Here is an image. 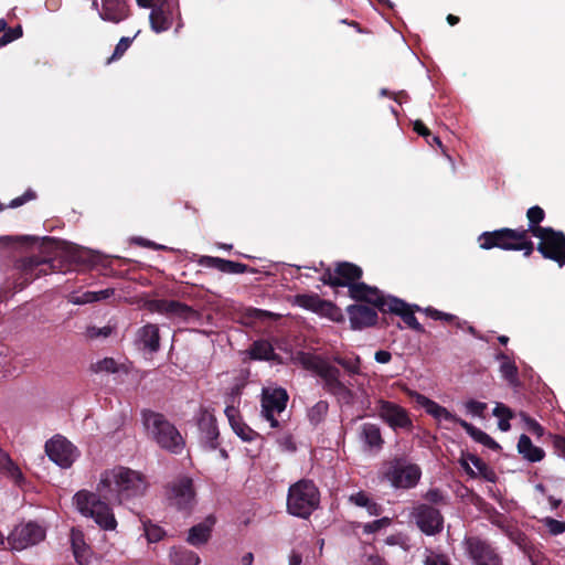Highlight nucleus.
<instances>
[{
  "instance_id": "f257e3e1",
  "label": "nucleus",
  "mask_w": 565,
  "mask_h": 565,
  "mask_svg": "<svg viewBox=\"0 0 565 565\" xmlns=\"http://www.w3.org/2000/svg\"><path fill=\"white\" fill-rule=\"evenodd\" d=\"M148 486L146 476L140 471L117 466L102 473L97 493L81 490L74 495V503L82 515L93 518L100 529L113 531L117 521L110 504L143 497Z\"/></svg>"
},
{
  "instance_id": "f03ea898",
  "label": "nucleus",
  "mask_w": 565,
  "mask_h": 565,
  "mask_svg": "<svg viewBox=\"0 0 565 565\" xmlns=\"http://www.w3.org/2000/svg\"><path fill=\"white\" fill-rule=\"evenodd\" d=\"M89 262L88 253L79 248L66 249L56 253L53 257L41 255L21 257L14 264L19 273L17 286L22 289L42 275L54 271L66 273Z\"/></svg>"
},
{
  "instance_id": "7ed1b4c3",
  "label": "nucleus",
  "mask_w": 565,
  "mask_h": 565,
  "mask_svg": "<svg viewBox=\"0 0 565 565\" xmlns=\"http://www.w3.org/2000/svg\"><path fill=\"white\" fill-rule=\"evenodd\" d=\"M141 419L147 437L156 443L159 448L173 455H180L183 451L185 447L184 438L174 424L163 414L143 409Z\"/></svg>"
},
{
  "instance_id": "20e7f679",
  "label": "nucleus",
  "mask_w": 565,
  "mask_h": 565,
  "mask_svg": "<svg viewBox=\"0 0 565 565\" xmlns=\"http://www.w3.org/2000/svg\"><path fill=\"white\" fill-rule=\"evenodd\" d=\"M530 235L524 227H502L481 233L478 236V243L481 249L500 248L503 250L523 252L525 257H530L535 249Z\"/></svg>"
},
{
  "instance_id": "39448f33",
  "label": "nucleus",
  "mask_w": 565,
  "mask_h": 565,
  "mask_svg": "<svg viewBox=\"0 0 565 565\" xmlns=\"http://www.w3.org/2000/svg\"><path fill=\"white\" fill-rule=\"evenodd\" d=\"M303 367L313 372L323 381V388L339 401L351 404L353 402V392L340 381V370L332 365L327 359L317 354H305L301 358Z\"/></svg>"
},
{
  "instance_id": "423d86ee",
  "label": "nucleus",
  "mask_w": 565,
  "mask_h": 565,
  "mask_svg": "<svg viewBox=\"0 0 565 565\" xmlns=\"http://www.w3.org/2000/svg\"><path fill=\"white\" fill-rule=\"evenodd\" d=\"M320 503V491L309 479L291 484L287 495V511L295 516L308 519Z\"/></svg>"
},
{
  "instance_id": "0eeeda50",
  "label": "nucleus",
  "mask_w": 565,
  "mask_h": 565,
  "mask_svg": "<svg viewBox=\"0 0 565 565\" xmlns=\"http://www.w3.org/2000/svg\"><path fill=\"white\" fill-rule=\"evenodd\" d=\"M381 476L395 489L415 488L420 478L422 469L408 460L406 455H397L383 462Z\"/></svg>"
},
{
  "instance_id": "6e6552de",
  "label": "nucleus",
  "mask_w": 565,
  "mask_h": 565,
  "mask_svg": "<svg viewBox=\"0 0 565 565\" xmlns=\"http://www.w3.org/2000/svg\"><path fill=\"white\" fill-rule=\"evenodd\" d=\"M289 396L282 387H265L262 391V416L269 422L271 428L284 429L287 426L286 420H279L277 417L286 411Z\"/></svg>"
},
{
  "instance_id": "1a4fd4ad",
  "label": "nucleus",
  "mask_w": 565,
  "mask_h": 565,
  "mask_svg": "<svg viewBox=\"0 0 565 565\" xmlns=\"http://www.w3.org/2000/svg\"><path fill=\"white\" fill-rule=\"evenodd\" d=\"M174 18L178 19V30L183 25L179 0H156L149 14L150 26L156 33L168 31L172 26Z\"/></svg>"
},
{
  "instance_id": "9d476101",
  "label": "nucleus",
  "mask_w": 565,
  "mask_h": 565,
  "mask_svg": "<svg viewBox=\"0 0 565 565\" xmlns=\"http://www.w3.org/2000/svg\"><path fill=\"white\" fill-rule=\"evenodd\" d=\"M534 237L540 239L536 246V250L542 255L543 258L553 260L561 267L565 265L564 232L556 231L553 227L547 226V228L540 231V233Z\"/></svg>"
},
{
  "instance_id": "9b49d317",
  "label": "nucleus",
  "mask_w": 565,
  "mask_h": 565,
  "mask_svg": "<svg viewBox=\"0 0 565 565\" xmlns=\"http://www.w3.org/2000/svg\"><path fill=\"white\" fill-rule=\"evenodd\" d=\"M375 413L394 431L399 429L409 431L414 427L408 411L394 402L377 399Z\"/></svg>"
},
{
  "instance_id": "f8f14e48",
  "label": "nucleus",
  "mask_w": 565,
  "mask_h": 565,
  "mask_svg": "<svg viewBox=\"0 0 565 565\" xmlns=\"http://www.w3.org/2000/svg\"><path fill=\"white\" fill-rule=\"evenodd\" d=\"M167 499L171 507L180 511H190L195 504V490L190 477L181 476L166 487Z\"/></svg>"
},
{
  "instance_id": "ddd939ff",
  "label": "nucleus",
  "mask_w": 565,
  "mask_h": 565,
  "mask_svg": "<svg viewBox=\"0 0 565 565\" xmlns=\"http://www.w3.org/2000/svg\"><path fill=\"white\" fill-rule=\"evenodd\" d=\"M463 544L473 565H503L502 557L489 541L480 536H468Z\"/></svg>"
},
{
  "instance_id": "4468645a",
  "label": "nucleus",
  "mask_w": 565,
  "mask_h": 565,
  "mask_svg": "<svg viewBox=\"0 0 565 565\" xmlns=\"http://www.w3.org/2000/svg\"><path fill=\"white\" fill-rule=\"evenodd\" d=\"M412 515L415 519L418 529L426 535L438 534L444 529V516L441 512L439 509L428 503L417 504L414 508Z\"/></svg>"
},
{
  "instance_id": "2eb2a0df",
  "label": "nucleus",
  "mask_w": 565,
  "mask_h": 565,
  "mask_svg": "<svg viewBox=\"0 0 565 565\" xmlns=\"http://www.w3.org/2000/svg\"><path fill=\"white\" fill-rule=\"evenodd\" d=\"M45 536L44 530L34 522L17 525L9 536L8 543L12 550L22 551L30 545L38 544Z\"/></svg>"
},
{
  "instance_id": "dca6fc26",
  "label": "nucleus",
  "mask_w": 565,
  "mask_h": 565,
  "mask_svg": "<svg viewBox=\"0 0 565 565\" xmlns=\"http://www.w3.org/2000/svg\"><path fill=\"white\" fill-rule=\"evenodd\" d=\"M349 296L356 302L372 305L383 315H386V308L390 306V300L393 297L391 295L386 296L377 287L370 286L362 281L351 286Z\"/></svg>"
},
{
  "instance_id": "f3484780",
  "label": "nucleus",
  "mask_w": 565,
  "mask_h": 565,
  "mask_svg": "<svg viewBox=\"0 0 565 565\" xmlns=\"http://www.w3.org/2000/svg\"><path fill=\"white\" fill-rule=\"evenodd\" d=\"M45 452L61 468H70L76 458V448L61 435H56L46 441Z\"/></svg>"
},
{
  "instance_id": "a211bd4d",
  "label": "nucleus",
  "mask_w": 565,
  "mask_h": 565,
  "mask_svg": "<svg viewBox=\"0 0 565 565\" xmlns=\"http://www.w3.org/2000/svg\"><path fill=\"white\" fill-rule=\"evenodd\" d=\"M416 311H422V308L417 305H409L405 300L395 296L391 298L390 306L386 308V315L391 313L398 316L408 328L423 333L425 332V329L415 317Z\"/></svg>"
},
{
  "instance_id": "6ab92c4d",
  "label": "nucleus",
  "mask_w": 565,
  "mask_h": 565,
  "mask_svg": "<svg viewBox=\"0 0 565 565\" xmlns=\"http://www.w3.org/2000/svg\"><path fill=\"white\" fill-rule=\"evenodd\" d=\"M350 326L352 330H363L374 327L379 322L376 308L362 303H354L347 307Z\"/></svg>"
},
{
  "instance_id": "aec40b11",
  "label": "nucleus",
  "mask_w": 565,
  "mask_h": 565,
  "mask_svg": "<svg viewBox=\"0 0 565 565\" xmlns=\"http://www.w3.org/2000/svg\"><path fill=\"white\" fill-rule=\"evenodd\" d=\"M128 0H100L99 18L113 24H119L131 17Z\"/></svg>"
},
{
  "instance_id": "412c9836",
  "label": "nucleus",
  "mask_w": 565,
  "mask_h": 565,
  "mask_svg": "<svg viewBox=\"0 0 565 565\" xmlns=\"http://www.w3.org/2000/svg\"><path fill=\"white\" fill-rule=\"evenodd\" d=\"M358 439L364 451L377 455L382 451L385 440L381 427L374 423H364L358 429Z\"/></svg>"
},
{
  "instance_id": "4be33fe9",
  "label": "nucleus",
  "mask_w": 565,
  "mask_h": 565,
  "mask_svg": "<svg viewBox=\"0 0 565 565\" xmlns=\"http://www.w3.org/2000/svg\"><path fill=\"white\" fill-rule=\"evenodd\" d=\"M148 308L152 312L182 319H190L195 315V310L192 307L179 300L153 299L148 302Z\"/></svg>"
},
{
  "instance_id": "5701e85b",
  "label": "nucleus",
  "mask_w": 565,
  "mask_h": 565,
  "mask_svg": "<svg viewBox=\"0 0 565 565\" xmlns=\"http://www.w3.org/2000/svg\"><path fill=\"white\" fill-rule=\"evenodd\" d=\"M198 427L200 430L201 443L205 448L214 450L218 447L220 431L217 428L216 419L212 414L207 412L202 413L198 420Z\"/></svg>"
},
{
  "instance_id": "b1692460",
  "label": "nucleus",
  "mask_w": 565,
  "mask_h": 565,
  "mask_svg": "<svg viewBox=\"0 0 565 565\" xmlns=\"http://www.w3.org/2000/svg\"><path fill=\"white\" fill-rule=\"evenodd\" d=\"M198 264L203 267L215 268L225 274L256 273L254 268L246 264L213 256H201Z\"/></svg>"
},
{
  "instance_id": "393cba45",
  "label": "nucleus",
  "mask_w": 565,
  "mask_h": 565,
  "mask_svg": "<svg viewBox=\"0 0 565 565\" xmlns=\"http://www.w3.org/2000/svg\"><path fill=\"white\" fill-rule=\"evenodd\" d=\"M225 415L234 433L244 441H253L259 437V434L243 422L238 408L227 405Z\"/></svg>"
},
{
  "instance_id": "a878e982",
  "label": "nucleus",
  "mask_w": 565,
  "mask_h": 565,
  "mask_svg": "<svg viewBox=\"0 0 565 565\" xmlns=\"http://www.w3.org/2000/svg\"><path fill=\"white\" fill-rule=\"evenodd\" d=\"M416 402L425 408L426 413L434 417L436 420H446L460 425V422H465L457 415L450 413L446 407L439 405L435 401L428 398L425 395L416 394Z\"/></svg>"
},
{
  "instance_id": "bb28decb",
  "label": "nucleus",
  "mask_w": 565,
  "mask_h": 565,
  "mask_svg": "<svg viewBox=\"0 0 565 565\" xmlns=\"http://www.w3.org/2000/svg\"><path fill=\"white\" fill-rule=\"evenodd\" d=\"M334 269L340 281L339 287H348L349 291L351 290V286L360 282L363 276L362 268L350 262H339L335 264Z\"/></svg>"
},
{
  "instance_id": "cd10ccee",
  "label": "nucleus",
  "mask_w": 565,
  "mask_h": 565,
  "mask_svg": "<svg viewBox=\"0 0 565 565\" xmlns=\"http://www.w3.org/2000/svg\"><path fill=\"white\" fill-rule=\"evenodd\" d=\"M214 523V516L210 515L204 522L193 525L189 530L186 542L196 547L207 543L211 537Z\"/></svg>"
},
{
  "instance_id": "c85d7f7f",
  "label": "nucleus",
  "mask_w": 565,
  "mask_h": 565,
  "mask_svg": "<svg viewBox=\"0 0 565 565\" xmlns=\"http://www.w3.org/2000/svg\"><path fill=\"white\" fill-rule=\"evenodd\" d=\"M137 339L142 344L143 349L150 353L158 352L160 349V332L159 327L153 323H147L141 327L137 332Z\"/></svg>"
},
{
  "instance_id": "c756f323",
  "label": "nucleus",
  "mask_w": 565,
  "mask_h": 565,
  "mask_svg": "<svg viewBox=\"0 0 565 565\" xmlns=\"http://www.w3.org/2000/svg\"><path fill=\"white\" fill-rule=\"evenodd\" d=\"M0 473L11 479L18 487L25 484V477L8 452L0 448Z\"/></svg>"
},
{
  "instance_id": "7c9ffc66",
  "label": "nucleus",
  "mask_w": 565,
  "mask_h": 565,
  "mask_svg": "<svg viewBox=\"0 0 565 565\" xmlns=\"http://www.w3.org/2000/svg\"><path fill=\"white\" fill-rule=\"evenodd\" d=\"M71 545L78 564L84 565L88 562L89 546L85 542L84 533L73 527L71 530Z\"/></svg>"
},
{
  "instance_id": "2f4dec72",
  "label": "nucleus",
  "mask_w": 565,
  "mask_h": 565,
  "mask_svg": "<svg viewBox=\"0 0 565 565\" xmlns=\"http://www.w3.org/2000/svg\"><path fill=\"white\" fill-rule=\"evenodd\" d=\"M518 451L530 462H539L545 456L544 450L534 446L531 438L525 434H522L519 438Z\"/></svg>"
},
{
  "instance_id": "473e14b6",
  "label": "nucleus",
  "mask_w": 565,
  "mask_h": 565,
  "mask_svg": "<svg viewBox=\"0 0 565 565\" xmlns=\"http://www.w3.org/2000/svg\"><path fill=\"white\" fill-rule=\"evenodd\" d=\"M248 354L252 360L276 361L278 359L271 343L263 339L252 343Z\"/></svg>"
},
{
  "instance_id": "72a5a7b5",
  "label": "nucleus",
  "mask_w": 565,
  "mask_h": 565,
  "mask_svg": "<svg viewBox=\"0 0 565 565\" xmlns=\"http://www.w3.org/2000/svg\"><path fill=\"white\" fill-rule=\"evenodd\" d=\"M460 426L466 430V433L477 443L486 446L487 448L498 451L501 450V446L487 433L477 428L472 424L468 422H460Z\"/></svg>"
},
{
  "instance_id": "f704fd0d",
  "label": "nucleus",
  "mask_w": 565,
  "mask_h": 565,
  "mask_svg": "<svg viewBox=\"0 0 565 565\" xmlns=\"http://www.w3.org/2000/svg\"><path fill=\"white\" fill-rule=\"evenodd\" d=\"M526 218H527L529 224H527V228H525V230L532 236H535L536 234L540 233V231H544L546 228L545 226H541V223L545 218V212L541 206L534 205V206L530 207L526 211Z\"/></svg>"
},
{
  "instance_id": "c9c22d12",
  "label": "nucleus",
  "mask_w": 565,
  "mask_h": 565,
  "mask_svg": "<svg viewBox=\"0 0 565 565\" xmlns=\"http://www.w3.org/2000/svg\"><path fill=\"white\" fill-rule=\"evenodd\" d=\"M466 458L477 468V477L480 476L481 478L489 482L497 481L498 477L495 471L486 461H483L481 458L473 454H467Z\"/></svg>"
},
{
  "instance_id": "e433bc0d",
  "label": "nucleus",
  "mask_w": 565,
  "mask_h": 565,
  "mask_svg": "<svg viewBox=\"0 0 565 565\" xmlns=\"http://www.w3.org/2000/svg\"><path fill=\"white\" fill-rule=\"evenodd\" d=\"M171 561L174 565H198L200 563V557L193 551L184 547H178L171 553Z\"/></svg>"
},
{
  "instance_id": "4c0bfd02",
  "label": "nucleus",
  "mask_w": 565,
  "mask_h": 565,
  "mask_svg": "<svg viewBox=\"0 0 565 565\" xmlns=\"http://www.w3.org/2000/svg\"><path fill=\"white\" fill-rule=\"evenodd\" d=\"M296 303L307 310L319 313L322 310L324 299H321L318 295H297Z\"/></svg>"
},
{
  "instance_id": "58836bf2",
  "label": "nucleus",
  "mask_w": 565,
  "mask_h": 565,
  "mask_svg": "<svg viewBox=\"0 0 565 565\" xmlns=\"http://www.w3.org/2000/svg\"><path fill=\"white\" fill-rule=\"evenodd\" d=\"M332 361L342 366L349 374L356 375L361 372V359L359 355L341 356L334 355Z\"/></svg>"
},
{
  "instance_id": "ea45409f",
  "label": "nucleus",
  "mask_w": 565,
  "mask_h": 565,
  "mask_svg": "<svg viewBox=\"0 0 565 565\" xmlns=\"http://www.w3.org/2000/svg\"><path fill=\"white\" fill-rule=\"evenodd\" d=\"M329 403L327 401H318L308 411V419L310 424L313 426L322 423L328 414Z\"/></svg>"
},
{
  "instance_id": "a19ab883",
  "label": "nucleus",
  "mask_w": 565,
  "mask_h": 565,
  "mask_svg": "<svg viewBox=\"0 0 565 565\" xmlns=\"http://www.w3.org/2000/svg\"><path fill=\"white\" fill-rule=\"evenodd\" d=\"M141 522L145 535L150 543H157L164 537L166 532L161 526L153 524L149 519L142 520Z\"/></svg>"
},
{
  "instance_id": "79ce46f5",
  "label": "nucleus",
  "mask_w": 565,
  "mask_h": 565,
  "mask_svg": "<svg viewBox=\"0 0 565 565\" xmlns=\"http://www.w3.org/2000/svg\"><path fill=\"white\" fill-rule=\"evenodd\" d=\"M500 372L503 379H505L511 385H515L519 381V371L513 361L507 359L500 365Z\"/></svg>"
},
{
  "instance_id": "37998d69",
  "label": "nucleus",
  "mask_w": 565,
  "mask_h": 565,
  "mask_svg": "<svg viewBox=\"0 0 565 565\" xmlns=\"http://www.w3.org/2000/svg\"><path fill=\"white\" fill-rule=\"evenodd\" d=\"M114 295V289L107 288L99 291H86L83 294L81 299H77L75 303H87L104 300Z\"/></svg>"
},
{
  "instance_id": "c03bdc74",
  "label": "nucleus",
  "mask_w": 565,
  "mask_h": 565,
  "mask_svg": "<svg viewBox=\"0 0 565 565\" xmlns=\"http://www.w3.org/2000/svg\"><path fill=\"white\" fill-rule=\"evenodd\" d=\"M424 499L430 505H447L449 503L448 497L438 488L429 489L425 494Z\"/></svg>"
},
{
  "instance_id": "a18cd8bd",
  "label": "nucleus",
  "mask_w": 565,
  "mask_h": 565,
  "mask_svg": "<svg viewBox=\"0 0 565 565\" xmlns=\"http://www.w3.org/2000/svg\"><path fill=\"white\" fill-rule=\"evenodd\" d=\"M319 313L335 322H341L344 319L341 309L329 300L324 301Z\"/></svg>"
},
{
  "instance_id": "49530a36",
  "label": "nucleus",
  "mask_w": 565,
  "mask_h": 565,
  "mask_svg": "<svg viewBox=\"0 0 565 565\" xmlns=\"http://www.w3.org/2000/svg\"><path fill=\"white\" fill-rule=\"evenodd\" d=\"M139 32L140 31H138L134 38H127V36L121 38L119 40V42L117 43V45L115 46L113 55L107 58V64L111 63L113 61L119 60L126 53V51L129 49L134 39L139 34Z\"/></svg>"
},
{
  "instance_id": "de8ad7c7",
  "label": "nucleus",
  "mask_w": 565,
  "mask_h": 565,
  "mask_svg": "<svg viewBox=\"0 0 565 565\" xmlns=\"http://www.w3.org/2000/svg\"><path fill=\"white\" fill-rule=\"evenodd\" d=\"M95 373L107 372L116 373L118 371L117 362L113 358H105L92 365Z\"/></svg>"
},
{
  "instance_id": "09e8293b",
  "label": "nucleus",
  "mask_w": 565,
  "mask_h": 565,
  "mask_svg": "<svg viewBox=\"0 0 565 565\" xmlns=\"http://www.w3.org/2000/svg\"><path fill=\"white\" fill-rule=\"evenodd\" d=\"M543 524L547 527L548 532L552 535H558L565 532V522L558 521L551 516H547L542 520Z\"/></svg>"
},
{
  "instance_id": "8fccbe9b",
  "label": "nucleus",
  "mask_w": 565,
  "mask_h": 565,
  "mask_svg": "<svg viewBox=\"0 0 565 565\" xmlns=\"http://www.w3.org/2000/svg\"><path fill=\"white\" fill-rule=\"evenodd\" d=\"M521 416H522L523 420L525 422L526 427L531 434H533L537 437H542L544 435V428L537 420L530 417L525 413H521Z\"/></svg>"
},
{
  "instance_id": "3c124183",
  "label": "nucleus",
  "mask_w": 565,
  "mask_h": 565,
  "mask_svg": "<svg viewBox=\"0 0 565 565\" xmlns=\"http://www.w3.org/2000/svg\"><path fill=\"white\" fill-rule=\"evenodd\" d=\"M35 199H36V193L33 190L28 189L22 195L11 200L8 207L17 209V207L25 204L26 202H30Z\"/></svg>"
},
{
  "instance_id": "603ef678",
  "label": "nucleus",
  "mask_w": 565,
  "mask_h": 565,
  "mask_svg": "<svg viewBox=\"0 0 565 565\" xmlns=\"http://www.w3.org/2000/svg\"><path fill=\"white\" fill-rule=\"evenodd\" d=\"M390 523H391V520L388 518L377 519V520H374L372 522L364 524L363 531H364V533H367V534L376 533L381 529L387 526Z\"/></svg>"
},
{
  "instance_id": "864d4df0",
  "label": "nucleus",
  "mask_w": 565,
  "mask_h": 565,
  "mask_svg": "<svg viewBox=\"0 0 565 565\" xmlns=\"http://www.w3.org/2000/svg\"><path fill=\"white\" fill-rule=\"evenodd\" d=\"M467 411L475 416L483 417V413L487 409V404L475 399H469L465 404Z\"/></svg>"
},
{
  "instance_id": "5fc2aeb1",
  "label": "nucleus",
  "mask_w": 565,
  "mask_h": 565,
  "mask_svg": "<svg viewBox=\"0 0 565 565\" xmlns=\"http://www.w3.org/2000/svg\"><path fill=\"white\" fill-rule=\"evenodd\" d=\"M320 280L322 281V284L330 286V287H339V285H340V281L335 274V269L332 270L331 268H327L323 271Z\"/></svg>"
},
{
  "instance_id": "6e6d98bb",
  "label": "nucleus",
  "mask_w": 565,
  "mask_h": 565,
  "mask_svg": "<svg viewBox=\"0 0 565 565\" xmlns=\"http://www.w3.org/2000/svg\"><path fill=\"white\" fill-rule=\"evenodd\" d=\"M349 501L356 507L366 508L371 501V498L364 491H359L354 494H351Z\"/></svg>"
},
{
  "instance_id": "4d7b16f0",
  "label": "nucleus",
  "mask_w": 565,
  "mask_h": 565,
  "mask_svg": "<svg viewBox=\"0 0 565 565\" xmlns=\"http://www.w3.org/2000/svg\"><path fill=\"white\" fill-rule=\"evenodd\" d=\"M246 317L255 320H264L266 318H273L274 313L263 309L250 308L247 310Z\"/></svg>"
},
{
  "instance_id": "13d9d810",
  "label": "nucleus",
  "mask_w": 565,
  "mask_h": 565,
  "mask_svg": "<svg viewBox=\"0 0 565 565\" xmlns=\"http://www.w3.org/2000/svg\"><path fill=\"white\" fill-rule=\"evenodd\" d=\"M413 129L419 136L424 137L428 143H430L429 137L431 136V131L422 120H415L413 124Z\"/></svg>"
},
{
  "instance_id": "bf43d9fd",
  "label": "nucleus",
  "mask_w": 565,
  "mask_h": 565,
  "mask_svg": "<svg viewBox=\"0 0 565 565\" xmlns=\"http://www.w3.org/2000/svg\"><path fill=\"white\" fill-rule=\"evenodd\" d=\"M493 415L495 417H499V419L513 418V412L511 411V408L502 403L497 404V406L493 409Z\"/></svg>"
},
{
  "instance_id": "052dcab7",
  "label": "nucleus",
  "mask_w": 565,
  "mask_h": 565,
  "mask_svg": "<svg viewBox=\"0 0 565 565\" xmlns=\"http://www.w3.org/2000/svg\"><path fill=\"white\" fill-rule=\"evenodd\" d=\"M277 443L288 451H295L296 450V444L292 439V436L290 434H286L277 439Z\"/></svg>"
},
{
  "instance_id": "680f3d73",
  "label": "nucleus",
  "mask_w": 565,
  "mask_h": 565,
  "mask_svg": "<svg viewBox=\"0 0 565 565\" xmlns=\"http://www.w3.org/2000/svg\"><path fill=\"white\" fill-rule=\"evenodd\" d=\"M13 36H8V39H0V47L6 46L7 44L20 39L23 35L22 26L19 24L15 28H12Z\"/></svg>"
},
{
  "instance_id": "e2e57ef3",
  "label": "nucleus",
  "mask_w": 565,
  "mask_h": 565,
  "mask_svg": "<svg viewBox=\"0 0 565 565\" xmlns=\"http://www.w3.org/2000/svg\"><path fill=\"white\" fill-rule=\"evenodd\" d=\"M426 565H450L449 559L447 556L443 554H436L433 556H429L425 561Z\"/></svg>"
},
{
  "instance_id": "0e129e2a",
  "label": "nucleus",
  "mask_w": 565,
  "mask_h": 565,
  "mask_svg": "<svg viewBox=\"0 0 565 565\" xmlns=\"http://www.w3.org/2000/svg\"><path fill=\"white\" fill-rule=\"evenodd\" d=\"M439 320L445 321L447 323H454L456 324L457 328H462V324L465 323L461 322L457 316L443 311L440 312Z\"/></svg>"
},
{
  "instance_id": "69168bd1",
  "label": "nucleus",
  "mask_w": 565,
  "mask_h": 565,
  "mask_svg": "<svg viewBox=\"0 0 565 565\" xmlns=\"http://www.w3.org/2000/svg\"><path fill=\"white\" fill-rule=\"evenodd\" d=\"M374 359L377 363L385 364L392 360V354L386 350H379L375 352Z\"/></svg>"
},
{
  "instance_id": "338daca9",
  "label": "nucleus",
  "mask_w": 565,
  "mask_h": 565,
  "mask_svg": "<svg viewBox=\"0 0 565 565\" xmlns=\"http://www.w3.org/2000/svg\"><path fill=\"white\" fill-rule=\"evenodd\" d=\"M365 509L367 510L370 515H376L377 516V515H380L383 512V507L380 503L373 501L372 499H371V501L369 502V505H366Z\"/></svg>"
},
{
  "instance_id": "774afa93",
  "label": "nucleus",
  "mask_w": 565,
  "mask_h": 565,
  "mask_svg": "<svg viewBox=\"0 0 565 565\" xmlns=\"http://www.w3.org/2000/svg\"><path fill=\"white\" fill-rule=\"evenodd\" d=\"M554 446L565 456V436L557 435L554 437Z\"/></svg>"
}]
</instances>
